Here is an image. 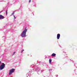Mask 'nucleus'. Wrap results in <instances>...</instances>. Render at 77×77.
<instances>
[{"instance_id":"obj_1","label":"nucleus","mask_w":77,"mask_h":77,"mask_svg":"<svg viewBox=\"0 0 77 77\" xmlns=\"http://www.w3.org/2000/svg\"><path fill=\"white\" fill-rule=\"evenodd\" d=\"M27 31V29L26 28H25V29L23 31L21 34V36L22 38L26 37V33Z\"/></svg>"},{"instance_id":"obj_5","label":"nucleus","mask_w":77,"mask_h":77,"mask_svg":"<svg viewBox=\"0 0 77 77\" xmlns=\"http://www.w3.org/2000/svg\"><path fill=\"white\" fill-rule=\"evenodd\" d=\"M60 34H57V39H59V38H60Z\"/></svg>"},{"instance_id":"obj_9","label":"nucleus","mask_w":77,"mask_h":77,"mask_svg":"<svg viewBox=\"0 0 77 77\" xmlns=\"http://www.w3.org/2000/svg\"><path fill=\"white\" fill-rule=\"evenodd\" d=\"M15 13V12L14 11L13 13H12L11 14V16H12V15H13Z\"/></svg>"},{"instance_id":"obj_8","label":"nucleus","mask_w":77,"mask_h":77,"mask_svg":"<svg viewBox=\"0 0 77 77\" xmlns=\"http://www.w3.org/2000/svg\"><path fill=\"white\" fill-rule=\"evenodd\" d=\"M52 61V60H51V59H49V62L50 63H51V62Z\"/></svg>"},{"instance_id":"obj_2","label":"nucleus","mask_w":77,"mask_h":77,"mask_svg":"<svg viewBox=\"0 0 77 77\" xmlns=\"http://www.w3.org/2000/svg\"><path fill=\"white\" fill-rule=\"evenodd\" d=\"M5 64L3 63H2V64L0 66V70H2L5 68Z\"/></svg>"},{"instance_id":"obj_6","label":"nucleus","mask_w":77,"mask_h":77,"mask_svg":"<svg viewBox=\"0 0 77 77\" xmlns=\"http://www.w3.org/2000/svg\"><path fill=\"white\" fill-rule=\"evenodd\" d=\"M4 18H5L4 16H2V15H0V20L2 19H4Z\"/></svg>"},{"instance_id":"obj_10","label":"nucleus","mask_w":77,"mask_h":77,"mask_svg":"<svg viewBox=\"0 0 77 77\" xmlns=\"http://www.w3.org/2000/svg\"><path fill=\"white\" fill-rule=\"evenodd\" d=\"M24 51V49H23L21 51V53H23V51Z\"/></svg>"},{"instance_id":"obj_7","label":"nucleus","mask_w":77,"mask_h":77,"mask_svg":"<svg viewBox=\"0 0 77 77\" xmlns=\"http://www.w3.org/2000/svg\"><path fill=\"white\" fill-rule=\"evenodd\" d=\"M56 54H54V53H53L51 55V56H56Z\"/></svg>"},{"instance_id":"obj_4","label":"nucleus","mask_w":77,"mask_h":77,"mask_svg":"<svg viewBox=\"0 0 77 77\" xmlns=\"http://www.w3.org/2000/svg\"><path fill=\"white\" fill-rule=\"evenodd\" d=\"M36 71H37L38 73V74H41V73L42 72V71H41V70L39 69L37 70Z\"/></svg>"},{"instance_id":"obj_14","label":"nucleus","mask_w":77,"mask_h":77,"mask_svg":"<svg viewBox=\"0 0 77 77\" xmlns=\"http://www.w3.org/2000/svg\"><path fill=\"white\" fill-rule=\"evenodd\" d=\"M29 2H31V0H29Z\"/></svg>"},{"instance_id":"obj_15","label":"nucleus","mask_w":77,"mask_h":77,"mask_svg":"<svg viewBox=\"0 0 77 77\" xmlns=\"http://www.w3.org/2000/svg\"><path fill=\"white\" fill-rule=\"evenodd\" d=\"M1 63V61H0V64Z\"/></svg>"},{"instance_id":"obj_12","label":"nucleus","mask_w":77,"mask_h":77,"mask_svg":"<svg viewBox=\"0 0 77 77\" xmlns=\"http://www.w3.org/2000/svg\"><path fill=\"white\" fill-rule=\"evenodd\" d=\"M15 54V52H14L13 54V55H14Z\"/></svg>"},{"instance_id":"obj_11","label":"nucleus","mask_w":77,"mask_h":77,"mask_svg":"<svg viewBox=\"0 0 77 77\" xmlns=\"http://www.w3.org/2000/svg\"><path fill=\"white\" fill-rule=\"evenodd\" d=\"M6 15H8V10L6 11Z\"/></svg>"},{"instance_id":"obj_13","label":"nucleus","mask_w":77,"mask_h":77,"mask_svg":"<svg viewBox=\"0 0 77 77\" xmlns=\"http://www.w3.org/2000/svg\"><path fill=\"white\" fill-rule=\"evenodd\" d=\"M14 20H15V16H14Z\"/></svg>"},{"instance_id":"obj_3","label":"nucleus","mask_w":77,"mask_h":77,"mask_svg":"<svg viewBox=\"0 0 77 77\" xmlns=\"http://www.w3.org/2000/svg\"><path fill=\"white\" fill-rule=\"evenodd\" d=\"M15 71V69H11V70L9 71V75H11L12 74V73H13Z\"/></svg>"}]
</instances>
